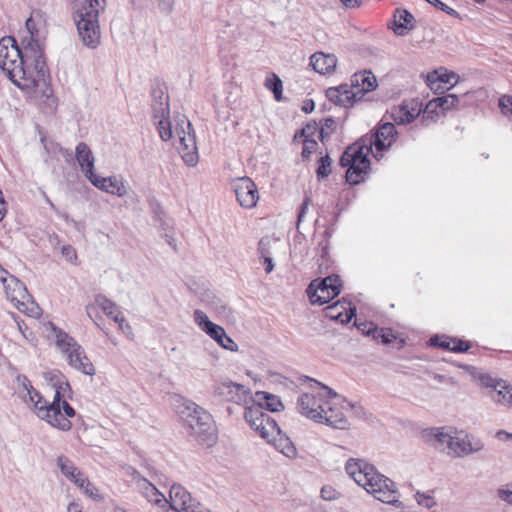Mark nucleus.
Returning <instances> with one entry per match:
<instances>
[{"label": "nucleus", "mask_w": 512, "mask_h": 512, "mask_svg": "<svg viewBox=\"0 0 512 512\" xmlns=\"http://www.w3.org/2000/svg\"><path fill=\"white\" fill-rule=\"evenodd\" d=\"M20 49L13 37L0 40V68L21 90L39 98L48 113H54L58 106L57 98L50 85L49 68L43 52L36 44H22Z\"/></svg>", "instance_id": "1"}, {"label": "nucleus", "mask_w": 512, "mask_h": 512, "mask_svg": "<svg viewBox=\"0 0 512 512\" xmlns=\"http://www.w3.org/2000/svg\"><path fill=\"white\" fill-rule=\"evenodd\" d=\"M345 470L359 486L373 495L375 499L396 508H403L396 483L379 473L374 466L363 460L349 459L346 462Z\"/></svg>", "instance_id": "2"}, {"label": "nucleus", "mask_w": 512, "mask_h": 512, "mask_svg": "<svg viewBox=\"0 0 512 512\" xmlns=\"http://www.w3.org/2000/svg\"><path fill=\"white\" fill-rule=\"evenodd\" d=\"M52 387L55 389L53 401L48 403L30 383L27 381L29 386L28 395L29 400L33 404L37 416L45 420L52 427L62 431H68L72 427L70 420L62 417L60 413V399L64 396L66 390L70 391V385L67 379L61 373H53L49 378Z\"/></svg>", "instance_id": "3"}, {"label": "nucleus", "mask_w": 512, "mask_h": 512, "mask_svg": "<svg viewBox=\"0 0 512 512\" xmlns=\"http://www.w3.org/2000/svg\"><path fill=\"white\" fill-rule=\"evenodd\" d=\"M185 429L198 444L210 447L217 441L212 415L194 402L185 401L178 408Z\"/></svg>", "instance_id": "4"}, {"label": "nucleus", "mask_w": 512, "mask_h": 512, "mask_svg": "<svg viewBox=\"0 0 512 512\" xmlns=\"http://www.w3.org/2000/svg\"><path fill=\"white\" fill-rule=\"evenodd\" d=\"M371 147L354 143L348 146L340 157L339 164L347 167L346 181L351 185H357L364 181L370 171L368 155Z\"/></svg>", "instance_id": "5"}, {"label": "nucleus", "mask_w": 512, "mask_h": 512, "mask_svg": "<svg viewBox=\"0 0 512 512\" xmlns=\"http://www.w3.org/2000/svg\"><path fill=\"white\" fill-rule=\"evenodd\" d=\"M51 326L56 338V345L66 356L68 364L72 368L86 375H94L96 370L89 358L86 356L81 345H79L73 337L69 336L63 330L57 328L53 324H51Z\"/></svg>", "instance_id": "6"}, {"label": "nucleus", "mask_w": 512, "mask_h": 512, "mask_svg": "<svg viewBox=\"0 0 512 512\" xmlns=\"http://www.w3.org/2000/svg\"><path fill=\"white\" fill-rule=\"evenodd\" d=\"M244 418L249 426L268 442L276 440V435H280L277 422L264 412L263 403H258L252 397L245 405Z\"/></svg>", "instance_id": "7"}, {"label": "nucleus", "mask_w": 512, "mask_h": 512, "mask_svg": "<svg viewBox=\"0 0 512 512\" xmlns=\"http://www.w3.org/2000/svg\"><path fill=\"white\" fill-rule=\"evenodd\" d=\"M342 284L338 275H330L323 279L311 281L306 289L307 296L312 305H324L338 296Z\"/></svg>", "instance_id": "8"}, {"label": "nucleus", "mask_w": 512, "mask_h": 512, "mask_svg": "<svg viewBox=\"0 0 512 512\" xmlns=\"http://www.w3.org/2000/svg\"><path fill=\"white\" fill-rule=\"evenodd\" d=\"M3 287L7 299L20 312L35 317L40 314V307L32 300L26 286L18 278L10 277Z\"/></svg>", "instance_id": "9"}, {"label": "nucleus", "mask_w": 512, "mask_h": 512, "mask_svg": "<svg viewBox=\"0 0 512 512\" xmlns=\"http://www.w3.org/2000/svg\"><path fill=\"white\" fill-rule=\"evenodd\" d=\"M175 132L179 139L177 150L183 161L189 166H195L198 162L196 138L192 125L185 116L178 121Z\"/></svg>", "instance_id": "10"}, {"label": "nucleus", "mask_w": 512, "mask_h": 512, "mask_svg": "<svg viewBox=\"0 0 512 512\" xmlns=\"http://www.w3.org/2000/svg\"><path fill=\"white\" fill-rule=\"evenodd\" d=\"M346 405L339 406L338 403L326 402L324 408H321L322 422L332 428L346 430L349 429L350 423L344 414L347 408L355 409L356 404L343 400Z\"/></svg>", "instance_id": "11"}, {"label": "nucleus", "mask_w": 512, "mask_h": 512, "mask_svg": "<svg viewBox=\"0 0 512 512\" xmlns=\"http://www.w3.org/2000/svg\"><path fill=\"white\" fill-rule=\"evenodd\" d=\"M214 394L227 402L247 405L251 400V390L244 385L223 381L214 386Z\"/></svg>", "instance_id": "12"}, {"label": "nucleus", "mask_w": 512, "mask_h": 512, "mask_svg": "<svg viewBox=\"0 0 512 512\" xmlns=\"http://www.w3.org/2000/svg\"><path fill=\"white\" fill-rule=\"evenodd\" d=\"M28 37L23 38L22 44L34 46L44 53V41L46 37L45 19L40 10H34L25 22Z\"/></svg>", "instance_id": "13"}, {"label": "nucleus", "mask_w": 512, "mask_h": 512, "mask_svg": "<svg viewBox=\"0 0 512 512\" xmlns=\"http://www.w3.org/2000/svg\"><path fill=\"white\" fill-rule=\"evenodd\" d=\"M232 189L239 204L246 209L256 206L259 200V192L256 184L249 177H239L233 180Z\"/></svg>", "instance_id": "14"}, {"label": "nucleus", "mask_w": 512, "mask_h": 512, "mask_svg": "<svg viewBox=\"0 0 512 512\" xmlns=\"http://www.w3.org/2000/svg\"><path fill=\"white\" fill-rule=\"evenodd\" d=\"M169 496L168 503L176 512H195V508L200 506V503L180 484H173L170 487Z\"/></svg>", "instance_id": "15"}, {"label": "nucleus", "mask_w": 512, "mask_h": 512, "mask_svg": "<svg viewBox=\"0 0 512 512\" xmlns=\"http://www.w3.org/2000/svg\"><path fill=\"white\" fill-rule=\"evenodd\" d=\"M75 24L82 44L89 49H96L101 43L99 20H85Z\"/></svg>", "instance_id": "16"}, {"label": "nucleus", "mask_w": 512, "mask_h": 512, "mask_svg": "<svg viewBox=\"0 0 512 512\" xmlns=\"http://www.w3.org/2000/svg\"><path fill=\"white\" fill-rule=\"evenodd\" d=\"M321 408H324V404L313 394L304 393L297 400L298 412L317 423L322 422L323 413H321Z\"/></svg>", "instance_id": "17"}, {"label": "nucleus", "mask_w": 512, "mask_h": 512, "mask_svg": "<svg viewBox=\"0 0 512 512\" xmlns=\"http://www.w3.org/2000/svg\"><path fill=\"white\" fill-rule=\"evenodd\" d=\"M105 0H84L74 6L72 13L74 22L99 20L100 11L105 9Z\"/></svg>", "instance_id": "18"}, {"label": "nucleus", "mask_w": 512, "mask_h": 512, "mask_svg": "<svg viewBox=\"0 0 512 512\" xmlns=\"http://www.w3.org/2000/svg\"><path fill=\"white\" fill-rule=\"evenodd\" d=\"M396 127L393 123L386 122L381 124L374 135L371 136L369 147L374 146L377 151H383L389 148L396 140Z\"/></svg>", "instance_id": "19"}, {"label": "nucleus", "mask_w": 512, "mask_h": 512, "mask_svg": "<svg viewBox=\"0 0 512 512\" xmlns=\"http://www.w3.org/2000/svg\"><path fill=\"white\" fill-rule=\"evenodd\" d=\"M326 96L331 102L343 107L353 106L356 102L360 101L352 87V84H342L338 87H330L326 91Z\"/></svg>", "instance_id": "20"}, {"label": "nucleus", "mask_w": 512, "mask_h": 512, "mask_svg": "<svg viewBox=\"0 0 512 512\" xmlns=\"http://www.w3.org/2000/svg\"><path fill=\"white\" fill-rule=\"evenodd\" d=\"M89 181L93 186L106 193L118 197H124L127 194V189L123 181L116 176L101 177L95 173Z\"/></svg>", "instance_id": "21"}, {"label": "nucleus", "mask_w": 512, "mask_h": 512, "mask_svg": "<svg viewBox=\"0 0 512 512\" xmlns=\"http://www.w3.org/2000/svg\"><path fill=\"white\" fill-rule=\"evenodd\" d=\"M484 447L480 440L471 441L468 436L460 438L453 436L447 454L453 457H462L482 450Z\"/></svg>", "instance_id": "22"}, {"label": "nucleus", "mask_w": 512, "mask_h": 512, "mask_svg": "<svg viewBox=\"0 0 512 512\" xmlns=\"http://www.w3.org/2000/svg\"><path fill=\"white\" fill-rule=\"evenodd\" d=\"M193 317L195 323L204 333H206L218 345L222 342V338L226 334L223 327L210 321L206 313L202 310L196 309L193 313Z\"/></svg>", "instance_id": "23"}, {"label": "nucleus", "mask_w": 512, "mask_h": 512, "mask_svg": "<svg viewBox=\"0 0 512 512\" xmlns=\"http://www.w3.org/2000/svg\"><path fill=\"white\" fill-rule=\"evenodd\" d=\"M351 84L356 95L361 100L362 97L373 91L377 87V79L371 71H359L352 75Z\"/></svg>", "instance_id": "24"}, {"label": "nucleus", "mask_w": 512, "mask_h": 512, "mask_svg": "<svg viewBox=\"0 0 512 512\" xmlns=\"http://www.w3.org/2000/svg\"><path fill=\"white\" fill-rule=\"evenodd\" d=\"M75 157L85 177L89 180L95 174V158L91 149L86 143L80 142L75 148Z\"/></svg>", "instance_id": "25"}, {"label": "nucleus", "mask_w": 512, "mask_h": 512, "mask_svg": "<svg viewBox=\"0 0 512 512\" xmlns=\"http://www.w3.org/2000/svg\"><path fill=\"white\" fill-rule=\"evenodd\" d=\"M393 18V26L391 28L398 36H404L408 31H412L415 28V18L407 9L397 8Z\"/></svg>", "instance_id": "26"}, {"label": "nucleus", "mask_w": 512, "mask_h": 512, "mask_svg": "<svg viewBox=\"0 0 512 512\" xmlns=\"http://www.w3.org/2000/svg\"><path fill=\"white\" fill-rule=\"evenodd\" d=\"M57 465L61 473L78 488H83V482L87 478L82 471H80L74 463L66 456H59L57 458Z\"/></svg>", "instance_id": "27"}, {"label": "nucleus", "mask_w": 512, "mask_h": 512, "mask_svg": "<svg viewBox=\"0 0 512 512\" xmlns=\"http://www.w3.org/2000/svg\"><path fill=\"white\" fill-rule=\"evenodd\" d=\"M310 65L319 74L332 72L337 65V57L334 54L316 52L310 58Z\"/></svg>", "instance_id": "28"}, {"label": "nucleus", "mask_w": 512, "mask_h": 512, "mask_svg": "<svg viewBox=\"0 0 512 512\" xmlns=\"http://www.w3.org/2000/svg\"><path fill=\"white\" fill-rule=\"evenodd\" d=\"M152 98L153 116L170 114L169 96L161 88L152 90Z\"/></svg>", "instance_id": "29"}, {"label": "nucleus", "mask_w": 512, "mask_h": 512, "mask_svg": "<svg viewBox=\"0 0 512 512\" xmlns=\"http://www.w3.org/2000/svg\"><path fill=\"white\" fill-rule=\"evenodd\" d=\"M427 436L434 441L435 446L439 450L449 449L453 435L446 427L432 428L428 431Z\"/></svg>", "instance_id": "30"}, {"label": "nucleus", "mask_w": 512, "mask_h": 512, "mask_svg": "<svg viewBox=\"0 0 512 512\" xmlns=\"http://www.w3.org/2000/svg\"><path fill=\"white\" fill-rule=\"evenodd\" d=\"M255 396L256 401L258 403H263V407L266 408L268 411L280 412L284 410V405L281 399L274 394L265 391H258L256 392Z\"/></svg>", "instance_id": "31"}, {"label": "nucleus", "mask_w": 512, "mask_h": 512, "mask_svg": "<svg viewBox=\"0 0 512 512\" xmlns=\"http://www.w3.org/2000/svg\"><path fill=\"white\" fill-rule=\"evenodd\" d=\"M143 496L151 503L159 506H165L168 500L153 484L144 480L141 484Z\"/></svg>", "instance_id": "32"}, {"label": "nucleus", "mask_w": 512, "mask_h": 512, "mask_svg": "<svg viewBox=\"0 0 512 512\" xmlns=\"http://www.w3.org/2000/svg\"><path fill=\"white\" fill-rule=\"evenodd\" d=\"M492 400L499 405L505 407L512 406V386L504 381V385H501L497 390H492L490 394Z\"/></svg>", "instance_id": "33"}, {"label": "nucleus", "mask_w": 512, "mask_h": 512, "mask_svg": "<svg viewBox=\"0 0 512 512\" xmlns=\"http://www.w3.org/2000/svg\"><path fill=\"white\" fill-rule=\"evenodd\" d=\"M170 114L163 116H153L159 136L163 141H168L173 136L171 123L169 120Z\"/></svg>", "instance_id": "34"}, {"label": "nucleus", "mask_w": 512, "mask_h": 512, "mask_svg": "<svg viewBox=\"0 0 512 512\" xmlns=\"http://www.w3.org/2000/svg\"><path fill=\"white\" fill-rule=\"evenodd\" d=\"M456 77L457 76L454 73L437 77L433 74L427 76V82L430 89L437 92L439 89L443 88L442 84H450L451 87H453V85L457 82Z\"/></svg>", "instance_id": "35"}, {"label": "nucleus", "mask_w": 512, "mask_h": 512, "mask_svg": "<svg viewBox=\"0 0 512 512\" xmlns=\"http://www.w3.org/2000/svg\"><path fill=\"white\" fill-rule=\"evenodd\" d=\"M264 86L273 92L277 101L282 99L283 83L277 74L270 73L265 80Z\"/></svg>", "instance_id": "36"}, {"label": "nucleus", "mask_w": 512, "mask_h": 512, "mask_svg": "<svg viewBox=\"0 0 512 512\" xmlns=\"http://www.w3.org/2000/svg\"><path fill=\"white\" fill-rule=\"evenodd\" d=\"M459 98L455 94H447L442 97H437L429 102L428 108L431 107L433 104H435L436 107L442 108V110H449L456 106L458 103Z\"/></svg>", "instance_id": "37"}, {"label": "nucleus", "mask_w": 512, "mask_h": 512, "mask_svg": "<svg viewBox=\"0 0 512 512\" xmlns=\"http://www.w3.org/2000/svg\"><path fill=\"white\" fill-rule=\"evenodd\" d=\"M331 164L332 160L329 156V154H326L325 156H321L318 160V167L316 169V175L318 180H322L326 177H328L331 173Z\"/></svg>", "instance_id": "38"}, {"label": "nucleus", "mask_w": 512, "mask_h": 512, "mask_svg": "<svg viewBox=\"0 0 512 512\" xmlns=\"http://www.w3.org/2000/svg\"><path fill=\"white\" fill-rule=\"evenodd\" d=\"M95 301L107 316L114 319V316L116 315V304L113 301L101 294L96 296Z\"/></svg>", "instance_id": "39"}, {"label": "nucleus", "mask_w": 512, "mask_h": 512, "mask_svg": "<svg viewBox=\"0 0 512 512\" xmlns=\"http://www.w3.org/2000/svg\"><path fill=\"white\" fill-rule=\"evenodd\" d=\"M338 303H334L326 308V315L329 316L331 319H335L340 321L341 323H348L352 319L353 316H355V309H351L350 313L343 314L341 312H338L337 314H334V311L338 308Z\"/></svg>", "instance_id": "40"}, {"label": "nucleus", "mask_w": 512, "mask_h": 512, "mask_svg": "<svg viewBox=\"0 0 512 512\" xmlns=\"http://www.w3.org/2000/svg\"><path fill=\"white\" fill-rule=\"evenodd\" d=\"M336 129V122L333 118L329 117L323 120L321 122V128L319 131V137L322 142L335 131Z\"/></svg>", "instance_id": "41"}, {"label": "nucleus", "mask_w": 512, "mask_h": 512, "mask_svg": "<svg viewBox=\"0 0 512 512\" xmlns=\"http://www.w3.org/2000/svg\"><path fill=\"white\" fill-rule=\"evenodd\" d=\"M279 436H281V434ZM276 446L287 457H294L297 453L296 447L288 438L283 439L282 437H280L279 444H277Z\"/></svg>", "instance_id": "42"}, {"label": "nucleus", "mask_w": 512, "mask_h": 512, "mask_svg": "<svg viewBox=\"0 0 512 512\" xmlns=\"http://www.w3.org/2000/svg\"><path fill=\"white\" fill-rule=\"evenodd\" d=\"M480 383L482 386L487 388H493V390H497L501 385H504V381L502 379H497L492 377L489 374H483L479 377Z\"/></svg>", "instance_id": "43"}, {"label": "nucleus", "mask_w": 512, "mask_h": 512, "mask_svg": "<svg viewBox=\"0 0 512 512\" xmlns=\"http://www.w3.org/2000/svg\"><path fill=\"white\" fill-rule=\"evenodd\" d=\"M317 130V123H308L305 127H303L299 132H297L294 136V140H298L299 138H313Z\"/></svg>", "instance_id": "44"}, {"label": "nucleus", "mask_w": 512, "mask_h": 512, "mask_svg": "<svg viewBox=\"0 0 512 512\" xmlns=\"http://www.w3.org/2000/svg\"><path fill=\"white\" fill-rule=\"evenodd\" d=\"M317 146V142L313 138H304L303 139V149H302V158L303 160L309 159L313 151Z\"/></svg>", "instance_id": "45"}, {"label": "nucleus", "mask_w": 512, "mask_h": 512, "mask_svg": "<svg viewBox=\"0 0 512 512\" xmlns=\"http://www.w3.org/2000/svg\"><path fill=\"white\" fill-rule=\"evenodd\" d=\"M415 499L420 506L427 509H431L436 505L434 498L430 495H426L425 493L417 492L415 494Z\"/></svg>", "instance_id": "46"}, {"label": "nucleus", "mask_w": 512, "mask_h": 512, "mask_svg": "<svg viewBox=\"0 0 512 512\" xmlns=\"http://www.w3.org/2000/svg\"><path fill=\"white\" fill-rule=\"evenodd\" d=\"M430 344L434 347H440L451 351L453 339L442 338L436 335L430 338Z\"/></svg>", "instance_id": "47"}, {"label": "nucleus", "mask_w": 512, "mask_h": 512, "mask_svg": "<svg viewBox=\"0 0 512 512\" xmlns=\"http://www.w3.org/2000/svg\"><path fill=\"white\" fill-rule=\"evenodd\" d=\"M88 497L96 500L99 498L98 489L89 481L88 478L83 482V488H80Z\"/></svg>", "instance_id": "48"}, {"label": "nucleus", "mask_w": 512, "mask_h": 512, "mask_svg": "<svg viewBox=\"0 0 512 512\" xmlns=\"http://www.w3.org/2000/svg\"><path fill=\"white\" fill-rule=\"evenodd\" d=\"M60 413L67 420L76 415L75 409L66 400H62V398L60 399Z\"/></svg>", "instance_id": "49"}, {"label": "nucleus", "mask_w": 512, "mask_h": 512, "mask_svg": "<svg viewBox=\"0 0 512 512\" xmlns=\"http://www.w3.org/2000/svg\"><path fill=\"white\" fill-rule=\"evenodd\" d=\"M498 497L506 503L512 505V483L498 489Z\"/></svg>", "instance_id": "50"}, {"label": "nucleus", "mask_w": 512, "mask_h": 512, "mask_svg": "<svg viewBox=\"0 0 512 512\" xmlns=\"http://www.w3.org/2000/svg\"><path fill=\"white\" fill-rule=\"evenodd\" d=\"M499 107L501 112L505 115H508L512 111V96L503 95L499 98Z\"/></svg>", "instance_id": "51"}, {"label": "nucleus", "mask_w": 512, "mask_h": 512, "mask_svg": "<svg viewBox=\"0 0 512 512\" xmlns=\"http://www.w3.org/2000/svg\"><path fill=\"white\" fill-rule=\"evenodd\" d=\"M222 339L223 340H222V342H220L219 346H221L223 349H226V350H229L232 352L238 351V349H239L238 345L235 343V341L230 336L225 334Z\"/></svg>", "instance_id": "52"}, {"label": "nucleus", "mask_w": 512, "mask_h": 512, "mask_svg": "<svg viewBox=\"0 0 512 512\" xmlns=\"http://www.w3.org/2000/svg\"><path fill=\"white\" fill-rule=\"evenodd\" d=\"M61 253L70 262L77 259L76 250L71 245H64L61 249Z\"/></svg>", "instance_id": "53"}, {"label": "nucleus", "mask_w": 512, "mask_h": 512, "mask_svg": "<svg viewBox=\"0 0 512 512\" xmlns=\"http://www.w3.org/2000/svg\"><path fill=\"white\" fill-rule=\"evenodd\" d=\"M310 202H311L310 197L306 196L305 199L303 200L301 206H300V210H299V213H298L297 226H299L300 223L304 220V216H305V214L308 211Z\"/></svg>", "instance_id": "54"}, {"label": "nucleus", "mask_w": 512, "mask_h": 512, "mask_svg": "<svg viewBox=\"0 0 512 512\" xmlns=\"http://www.w3.org/2000/svg\"><path fill=\"white\" fill-rule=\"evenodd\" d=\"M174 0H158V7L161 12L170 14L173 11Z\"/></svg>", "instance_id": "55"}, {"label": "nucleus", "mask_w": 512, "mask_h": 512, "mask_svg": "<svg viewBox=\"0 0 512 512\" xmlns=\"http://www.w3.org/2000/svg\"><path fill=\"white\" fill-rule=\"evenodd\" d=\"M470 348V344L463 340H453L451 351L453 352H466Z\"/></svg>", "instance_id": "56"}, {"label": "nucleus", "mask_w": 512, "mask_h": 512, "mask_svg": "<svg viewBox=\"0 0 512 512\" xmlns=\"http://www.w3.org/2000/svg\"><path fill=\"white\" fill-rule=\"evenodd\" d=\"M268 241L265 239H261L258 243V253L260 259H264L265 256H270V252L268 249Z\"/></svg>", "instance_id": "57"}, {"label": "nucleus", "mask_w": 512, "mask_h": 512, "mask_svg": "<svg viewBox=\"0 0 512 512\" xmlns=\"http://www.w3.org/2000/svg\"><path fill=\"white\" fill-rule=\"evenodd\" d=\"M114 321L118 323L119 328L123 332L131 331V326L126 322L125 318L120 313H117L114 316Z\"/></svg>", "instance_id": "58"}, {"label": "nucleus", "mask_w": 512, "mask_h": 512, "mask_svg": "<svg viewBox=\"0 0 512 512\" xmlns=\"http://www.w3.org/2000/svg\"><path fill=\"white\" fill-rule=\"evenodd\" d=\"M394 339L395 335L390 329H383V333L381 334V342L383 344H390Z\"/></svg>", "instance_id": "59"}, {"label": "nucleus", "mask_w": 512, "mask_h": 512, "mask_svg": "<svg viewBox=\"0 0 512 512\" xmlns=\"http://www.w3.org/2000/svg\"><path fill=\"white\" fill-rule=\"evenodd\" d=\"M321 496L325 500H333L336 498L335 491L331 487H323L321 489Z\"/></svg>", "instance_id": "60"}, {"label": "nucleus", "mask_w": 512, "mask_h": 512, "mask_svg": "<svg viewBox=\"0 0 512 512\" xmlns=\"http://www.w3.org/2000/svg\"><path fill=\"white\" fill-rule=\"evenodd\" d=\"M347 9H356L361 6L363 0H340Z\"/></svg>", "instance_id": "61"}, {"label": "nucleus", "mask_w": 512, "mask_h": 512, "mask_svg": "<svg viewBox=\"0 0 512 512\" xmlns=\"http://www.w3.org/2000/svg\"><path fill=\"white\" fill-rule=\"evenodd\" d=\"M382 333H383V329H382V328H381V329H379V328H377V327H370V328L367 330V332H366V334H367V335H371V336H372V338H373V339H375V340H379V339H381V334H382Z\"/></svg>", "instance_id": "62"}, {"label": "nucleus", "mask_w": 512, "mask_h": 512, "mask_svg": "<svg viewBox=\"0 0 512 512\" xmlns=\"http://www.w3.org/2000/svg\"><path fill=\"white\" fill-rule=\"evenodd\" d=\"M263 260V264L265 265V272L271 273L274 269V262L271 256H265Z\"/></svg>", "instance_id": "63"}, {"label": "nucleus", "mask_w": 512, "mask_h": 512, "mask_svg": "<svg viewBox=\"0 0 512 512\" xmlns=\"http://www.w3.org/2000/svg\"><path fill=\"white\" fill-rule=\"evenodd\" d=\"M496 438L499 439L500 441H510L512 440V433L507 432L505 430H499L496 433Z\"/></svg>", "instance_id": "64"}]
</instances>
